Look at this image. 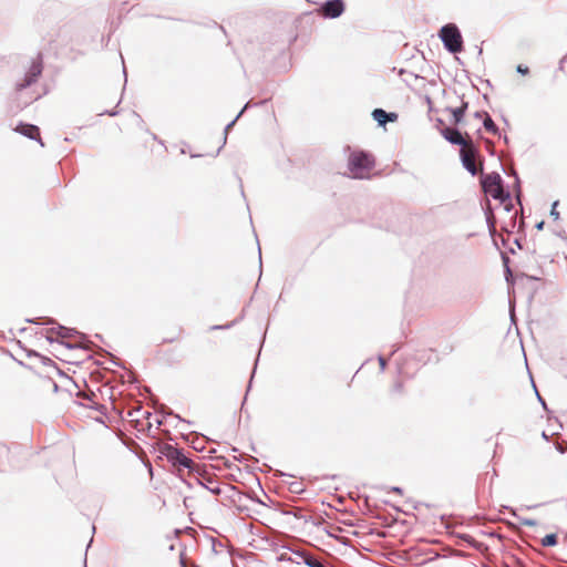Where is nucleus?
I'll list each match as a JSON object with an SVG mask.
<instances>
[{"mask_svg":"<svg viewBox=\"0 0 567 567\" xmlns=\"http://www.w3.org/2000/svg\"><path fill=\"white\" fill-rule=\"evenodd\" d=\"M27 322L41 326H53L48 329L47 340L50 343L58 342L66 349H89L90 341L87 336L80 332L75 328H69L56 322L51 317H37L33 319H27Z\"/></svg>","mask_w":567,"mask_h":567,"instance_id":"nucleus-1","label":"nucleus"},{"mask_svg":"<svg viewBox=\"0 0 567 567\" xmlns=\"http://www.w3.org/2000/svg\"><path fill=\"white\" fill-rule=\"evenodd\" d=\"M481 186L486 195L499 203H509L512 206V194L504 187V179L497 172L483 173L481 176Z\"/></svg>","mask_w":567,"mask_h":567,"instance_id":"nucleus-2","label":"nucleus"},{"mask_svg":"<svg viewBox=\"0 0 567 567\" xmlns=\"http://www.w3.org/2000/svg\"><path fill=\"white\" fill-rule=\"evenodd\" d=\"M158 452L161 456L165 457L173 466L187 468L193 474H200V464L193 462L185 454L183 449L165 443L159 445Z\"/></svg>","mask_w":567,"mask_h":567,"instance_id":"nucleus-3","label":"nucleus"},{"mask_svg":"<svg viewBox=\"0 0 567 567\" xmlns=\"http://www.w3.org/2000/svg\"><path fill=\"white\" fill-rule=\"evenodd\" d=\"M437 37L449 53L456 54L463 51L464 40L460 28L455 23L451 22L442 25L437 32Z\"/></svg>","mask_w":567,"mask_h":567,"instance_id":"nucleus-4","label":"nucleus"},{"mask_svg":"<svg viewBox=\"0 0 567 567\" xmlns=\"http://www.w3.org/2000/svg\"><path fill=\"white\" fill-rule=\"evenodd\" d=\"M374 165V157L367 151H354L348 158V168L354 178H363Z\"/></svg>","mask_w":567,"mask_h":567,"instance_id":"nucleus-5","label":"nucleus"},{"mask_svg":"<svg viewBox=\"0 0 567 567\" xmlns=\"http://www.w3.org/2000/svg\"><path fill=\"white\" fill-rule=\"evenodd\" d=\"M43 72V55L41 52L38 53L37 58L32 59L29 69L25 71L21 81H18L14 85L17 93H20L32 84L37 83Z\"/></svg>","mask_w":567,"mask_h":567,"instance_id":"nucleus-6","label":"nucleus"},{"mask_svg":"<svg viewBox=\"0 0 567 567\" xmlns=\"http://www.w3.org/2000/svg\"><path fill=\"white\" fill-rule=\"evenodd\" d=\"M346 11L344 0H326L316 9L317 14L322 19L333 20L340 18Z\"/></svg>","mask_w":567,"mask_h":567,"instance_id":"nucleus-7","label":"nucleus"},{"mask_svg":"<svg viewBox=\"0 0 567 567\" xmlns=\"http://www.w3.org/2000/svg\"><path fill=\"white\" fill-rule=\"evenodd\" d=\"M440 134L444 137L445 141H447L452 145H457L461 147V150L466 148L471 145V142H473L468 133H462L460 128L452 127V126H444L440 128Z\"/></svg>","mask_w":567,"mask_h":567,"instance_id":"nucleus-8","label":"nucleus"},{"mask_svg":"<svg viewBox=\"0 0 567 567\" xmlns=\"http://www.w3.org/2000/svg\"><path fill=\"white\" fill-rule=\"evenodd\" d=\"M478 152V147L474 142H471V145L466 147V150H460V158L462 162V166L472 175H477V166L474 162V156Z\"/></svg>","mask_w":567,"mask_h":567,"instance_id":"nucleus-9","label":"nucleus"},{"mask_svg":"<svg viewBox=\"0 0 567 567\" xmlns=\"http://www.w3.org/2000/svg\"><path fill=\"white\" fill-rule=\"evenodd\" d=\"M200 474L197 475V484L209 491L213 495H219L221 493V488L219 486V482L217 478L206 471V465L200 464Z\"/></svg>","mask_w":567,"mask_h":567,"instance_id":"nucleus-10","label":"nucleus"},{"mask_svg":"<svg viewBox=\"0 0 567 567\" xmlns=\"http://www.w3.org/2000/svg\"><path fill=\"white\" fill-rule=\"evenodd\" d=\"M14 131L28 137L29 140L37 141L41 146H44V143L40 135L39 126L30 123L20 122Z\"/></svg>","mask_w":567,"mask_h":567,"instance_id":"nucleus-11","label":"nucleus"},{"mask_svg":"<svg viewBox=\"0 0 567 567\" xmlns=\"http://www.w3.org/2000/svg\"><path fill=\"white\" fill-rule=\"evenodd\" d=\"M372 118L378 123L379 126L385 127L388 123H393L398 121V113L395 112H386L381 107H377L371 113Z\"/></svg>","mask_w":567,"mask_h":567,"instance_id":"nucleus-12","label":"nucleus"},{"mask_svg":"<svg viewBox=\"0 0 567 567\" xmlns=\"http://www.w3.org/2000/svg\"><path fill=\"white\" fill-rule=\"evenodd\" d=\"M267 102V100H264V101H260V102H257V103H252V101H248L244 107L239 111V113L236 115V117L229 122L225 128H224V142H223V145L226 144V141H227V135L229 133V131L234 127L235 123L238 121V118L245 113V111H247L248 109L252 107V106H258V105H262Z\"/></svg>","mask_w":567,"mask_h":567,"instance_id":"nucleus-13","label":"nucleus"},{"mask_svg":"<svg viewBox=\"0 0 567 567\" xmlns=\"http://www.w3.org/2000/svg\"><path fill=\"white\" fill-rule=\"evenodd\" d=\"M486 225L489 231V235L493 236L496 231V219L494 216L493 207L489 203V200H486V205L483 207Z\"/></svg>","mask_w":567,"mask_h":567,"instance_id":"nucleus-14","label":"nucleus"},{"mask_svg":"<svg viewBox=\"0 0 567 567\" xmlns=\"http://www.w3.org/2000/svg\"><path fill=\"white\" fill-rule=\"evenodd\" d=\"M501 257H502V261H503V266H504L505 280H506L508 286H513L515 284L516 279H515V277L513 275V271H512V269L509 267L511 259L504 252L501 254Z\"/></svg>","mask_w":567,"mask_h":567,"instance_id":"nucleus-15","label":"nucleus"},{"mask_svg":"<svg viewBox=\"0 0 567 567\" xmlns=\"http://www.w3.org/2000/svg\"><path fill=\"white\" fill-rule=\"evenodd\" d=\"M276 509L279 511L282 515H292L298 519H303L305 522H307L306 516L302 515L301 511L298 508H292L287 505H278V507Z\"/></svg>","mask_w":567,"mask_h":567,"instance_id":"nucleus-16","label":"nucleus"},{"mask_svg":"<svg viewBox=\"0 0 567 567\" xmlns=\"http://www.w3.org/2000/svg\"><path fill=\"white\" fill-rule=\"evenodd\" d=\"M483 127L487 132H489L494 135L501 136L498 126L495 124V122L493 121V118L491 117V115L488 113H485V118H483Z\"/></svg>","mask_w":567,"mask_h":567,"instance_id":"nucleus-17","label":"nucleus"},{"mask_svg":"<svg viewBox=\"0 0 567 567\" xmlns=\"http://www.w3.org/2000/svg\"><path fill=\"white\" fill-rule=\"evenodd\" d=\"M445 111H447L449 113H451L452 115V123L457 126L460 124H462L464 122V118H465V114L462 113V111H458L457 109L455 107H451V106H447L445 109Z\"/></svg>","mask_w":567,"mask_h":567,"instance_id":"nucleus-18","label":"nucleus"},{"mask_svg":"<svg viewBox=\"0 0 567 567\" xmlns=\"http://www.w3.org/2000/svg\"><path fill=\"white\" fill-rule=\"evenodd\" d=\"M289 550L291 551L292 555L297 556L299 559H301V561L307 565L308 564V559H310L312 557V553L308 551V550H305V549H301V548H289Z\"/></svg>","mask_w":567,"mask_h":567,"instance_id":"nucleus-19","label":"nucleus"},{"mask_svg":"<svg viewBox=\"0 0 567 567\" xmlns=\"http://www.w3.org/2000/svg\"><path fill=\"white\" fill-rule=\"evenodd\" d=\"M557 543H558V536L555 533L545 535L540 540V544L543 547H554L557 545Z\"/></svg>","mask_w":567,"mask_h":567,"instance_id":"nucleus-20","label":"nucleus"},{"mask_svg":"<svg viewBox=\"0 0 567 567\" xmlns=\"http://www.w3.org/2000/svg\"><path fill=\"white\" fill-rule=\"evenodd\" d=\"M308 567H330V565L320 556L312 555L310 559H308Z\"/></svg>","mask_w":567,"mask_h":567,"instance_id":"nucleus-21","label":"nucleus"},{"mask_svg":"<svg viewBox=\"0 0 567 567\" xmlns=\"http://www.w3.org/2000/svg\"><path fill=\"white\" fill-rule=\"evenodd\" d=\"M513 176L515 178V183H514V194H515V198L516 200L520 204L522 202V188H520V178L517 174L516 171H513Z\"/></svg>","mask_w":567,"mask_h":567,"instance_id":"nucleus-22","label":"nucleus"},{"mask_svg":"<svg viewBox=\"0 0 567 567\" xmlns=\"http://www.w3.org/2000/svg\"><path fill=\"white\" fill-rule=\"evenodd\" d=\"M32 355L40 358V359H41V362H42L44 365H51V367H53L54 369H56V370L59 371L58 365L55 364V362H54L52 359H50V358H48V357H44V355H42V354L38 353V352H37V351H34V350H32V351L28 352V357H32Z\"/></svg>","mask_w":567,"mask_h":567,"instance_id":"nucleus-23","label":"nucleus"},{"mask_svg":"<svg viewBox=\"0 0 567 567\" xmlns=\"http://www.w3.org/2000/svg\"><path fill=\"white\" fill-rule=\"evenodd\" d=\"M243 317H244V315L239 316L238 318L234 319L233 321H230V322H228L226 324H215V326H212L209 328V330L216 331V330H227V329H230L231 327L237 324L243 319Z\"/></svg>","mask_w":567,"mask_h":567,"instance_id":"nucleus-24","label":"nucleus"},{"mask_svg":"<svg viewBox=\"0 0 567 567\" xmlns=\"http://www.w3.org/2000/svg\"><path fill=\"white\" fill-rule=\"evenodd\" d=\"M457 537L467 543L472 548L478 549V543L468 534H458Z\"/></svg>","mask_w":567,"mask_h":567,"instance_id":"nucleus-25","label":"nucleus"},{"mask_svg":"<svg viewBox=\"0 0 567 567\" xmlns=\"http://www.w3.org/2000/svg\"><path fill=\"white\" fill-rule=\"evenodd\" d=\"M289 491L293 494H302L305 492V486L301 482H291L289 484Z\"/></svg>","mask_w":567,"mask_h":567,"instance_id":"nucleus-26","label":"nucleus"},{"mask_svg":"<svg viewBox=\"0 0 567 567\" xmlns=\"http://www.w3.org/2000/svg\"><path fill=\"white\" fill-rule=\"evenodd\" d=\"M140 415H142V406H137V408L128 411V416L132 417V422L140 423V421H141Z\"/></svg>","mask_w":567,"mask_h":567,"instance_id":"nucleus-27","label":"nucleus"},{"mask_svg":"<svg viewBox=\"0 0 567 567\" xmlns=\"http://www.w3.org/2000/svg\"><path fill=\"white\" fill-rule=\"evenodd\" d=\"M162 414H163L164 416H168V415H171V416L176 417L178 421L186 422V420L182 419L178 414H175V413L173 412V410H172V409H169L168 406H164V408L162 409ZM187 423L189 424L190 422H189V421H187Z\"/></svg>","mask_w":567,"mask_h":567,"instance_id":"nucleus-28","label":"nucleus"},{"mask_svg":"<svg viewBox=\"0 0 567 567\" xmlns=\"http://www.w3.org/2000/svg\"><path fill=\"white\" fill-rule=\"evenodd\" d=\"M559 205V200H555L553 204H551V207H550V212H549V215L550 217L554 219V220H558L559 219V212L557 210V206Z\"/></svg>","mask_w":567,"mask_h":567,"instance_id":"nucleus-29","label":"nucleus"},{"mask_svg":"<svg viewBox=\"0 0 567 567\" xmlns=\"http://www.w3.org/2000/svg\"><path fill=\"white\" fill-rule=\"evenodd\" d=\"M532 384L534 386V390L536 392V395H537V400L538 402L542 404V406L544 408V410L548 411V408H547V404H546V401L544 400V398L539 394L534 381L532 380Z\"/></svg>","mask_w":567,"mask_h":567,"instance_id":"nucleus-30","label":"nucleus"},{"mask_svg":"<svg viewBox=\"0 0 567 567\" xmlns=\"http://www.w3.org/2000/svg\"><path fill=\"white\" fill-rule=\"evenodd\" d=\"M516 72L519 73L520 75H527V74H529L530 71L527 65L518 64L516 66Z\"/></svg>","mask_w":567,"mask_h":567,"instance_id":"nucleus-31","label":"nucleus"},{"mask_svg":"<svg viewBox=\"0 0 567 567\" xmlns=\"http://www.w3.org/2000/svg\"><path fill=\"white\" fill-rule=\"evenodd\" d=\"M555 447L556 450L560 453V454H566L567 453V442H557L555 444Z\"/></svg>","mask_w":567,"mask_h":567,"instance_id":"nucleus-32","label":"nucleus"},{"mask_svg":"<svg viewBox=\"0 0 567 567\" xmlns=\"http://www.w3.org/2000/svg\"><path fill=\"white\" fill-rule=\"evenodd\" d=\"M179 565H181V567H198L196 564H193L192 566H189L184 553H181V555H179Z\"/></svg>","mask_w":567,"mask_h":567,"instance_id":"nucleus-33","label":"nucleus"},{"mask_svg":"<svg viewBox=\"0 0 567 567\" xmlns=\"http://www.w3.org/2000/svg\"><path fill=\"white\" fill-rule=\"evenodd\" d=\"M104 354L107 355L111 360V362L117 367H121V363L118 362V359L112 354L111 352L106 351V350H103Z\"/></svg>","mask_w":567,"mask_h":567,"instance_id":"nucleus-34","label":"nucleus"},{"mask_svg":"<svg viewBox=\"0 0 567 567\" xmlns=\"http://www.w3.org/2000/svg\"><path fill=\"white\" fill-rule=\"evenodd\" d=\"M258 360H259V354L257 355V358H256V360H255V367H254V369H252L251 377H250V380H249V383H248V386H247V392L251 389V383H252L254 375H255V373H256V369H257Z\"/></svg>","mask_w":567,"mask_h":567,"instance_id":"nucleus-35","label":"nucleus"},{"mask_svg":"<svg viewBox=\"0 0 567 567\" xmlns=\"http://www.w3.org/2000/svg\"><path fill=\"white\" fill-rule=\"evenodd\" d=\"M520 524L524 525V526H536L537 525V522L533 518H522L520 519Z\"/></svg>","mask_w":567,"mask_h":567,"instance_id":"nucleus-36","label":"nucleus"},{"mask_svg":"<svg viewBox=\"0 0 567 567\" xmlns=\"http://www.w3.org/2000/svg\"><path fill=\"white\" fill-rule=\"evenodd\" d=\"M458 111H462V113L466 114L468 110V102L465 101L463 97L461 100V105L456 107Z\"/></svg>","mask_w":567,"mask_h":567,"instance_id":"nucleus-37","label":"nucleus"},{"mask_svg":"<svg viewBox=\"0 0 567 567\" xmlns=\"http://www.w3.org/2000/svg\"><path fill=\"white\" fill-rule=\"evenodd\" d=\"M378 361H379L381 371H384L386 368L388 359L380 354L378 357Z\"/></svg>","mask_w":567,"mask_h":567,"instance_id":"nucleus-38","label":"nucleus"},{"mask_svg":"<svg viewBox=\"0 0 567 567\" xmlns=\"http://www.w3.org/2000/svg\"><path fill=\"white\" fill-rule=\"evenodd\" d=\"M392 391L395 393H402L403 391V383L401 381H398L393 384Z\"/></svg>","mask_w":567,"mask_h":567,"instance_id":"nucleus-39","label":"nucleus"},{"mask_svg":"<svg viewBox=\"0 0 567 567\" xmlns=\"http://www.w3.org/2000/svg\"><path fill=\"white\" fill-rule=\"evenodd\" d=\"M567 62V53L560 59L558 63V70L564 71L565 63Z\"/></svg>","mask_w":567,"mask_h":567,"instance_id":"nucleus-40","label":"nucleus"},{"mask_svg":"<svg viewBox=\"0 0 567 567\" xmlns=\"http://www.w3.org/2000/svg\"><path fill=\"white\" fill-rule=\"evenodd\" d=\"M446 126L445 125V122L441 118V117H437L435 118V127L440 131V128Z\"/></svg>","mask_w":567,"mask_h":567,"instance_id":"nucleus-41","label":"nucleus"},{"mask_svg":"<svg viewBox=\"0 0 567 567\" xmlns=\"http://www.w3.org/2000/svg\"><path fill=\"white\" fill-rule=\"evenodd\" d=\"M390 492L396 493L399 495H402L403 494V488L400 487V486H392V487H390Z\"/></svg>","mask_w":567,"mask_h":567,"instance_id":"nucleus-42","label":"nucleus"},{"mask_svg":"<svg viewBox=\"0 0 567 567\" xmlns=\"http://www.w3.org/2000/svg\"><path fill=\"white\" fill-rule=\"evenodd\" d=\"M520 279H527V280H540V278L538 277H535V276H529V275H526V274H522L519 276Z\"/></svg>","mask_w":567,"mask_h":567,"instance_id":"nucleus-43","label":"nucleus"},{"mask_svg":"<svg viewBox=\"0 0 567 567\" xmlns=\"http://www.w3.org/2000/svg\"><path fill=\"white\" fill-rule=\"evenodd\" d=\"M485 113H487V112L486 111H476L474 113V117L475 118H481V117L485 118Z\"/></svg>","mask_w":567,"mask_h":567,"instance_id":"nucleus-44","label":"nucleus"},{"mask_svg":"<svg viewBox=\"0 0 567 567\" xmlns=\"http://www.w3.org/2000/svg\"><path fill=\"white\" fill-rule=\"evenodd\" d=\"M92 408L100 411L103 414L105 413V410H106L105 405H103V404H97L96 406H92Z\"/></svg>","mask_w":567,"mask_h":567,"instance_id":"nucleus-45","label":"nucleus"},{"mask_svg":"<svg viewBox=\"0 0 567 567\" xmlns=\"http://www.w3.org/2000/svg\"><path fill=\"white\" fill-rule=\"evenodd\" d=\"M250 499L257 504L266 505L257 495L250 496Z\"/></svg>","mask_w":567,"mask_h":567,"instance_id":"nucleus-46","label":"nucleus"},{"mask_svg":"<svg viewBox=\"0 0 567 567\" xmlns=\"http://www.w3.org/2000/svg\"><path fill=\"white\" fill-rule=\"evenodd\" d=\"M544 226H545V220H540V221L536 223L535 228L537 230H543Z\"/></svg>","mask_w":567,"mask_h":567,"instance_id":"nucleus-47","label":"nucleus"},{"mask_svg":"<svg viewBox=\"0 0 567 567\" xmlns=\"http://www.w3.org/2000/svg\"><path fill=\"white\" fill-rule=\"evenodd\" d=\"M143 419H150L152 416V413L148 412V411H143L142 410V415H141Z\"/></svg>","mask_w":567,"mask_h":567,"instance_id":"nucleus-48","label":"nucleus"},{"mask_svg":"<svg viewBox=\"0 0 567 567\" xmlns=\"http://www.w3.org/2000/svg\"><path fill=\"white\" fill-rule=\"evenodd\" d=\"M105 114H107L109 116H115L118 114V112L116 110H111V111H105Z\"/></svg>","mask_w":567,"mask_h":567,"instance_id":"nucleus-49","label":"nucleus"},{"mask_svg":"<svg viewBox=\"0 0 567 567\" xmlns=\"http://www.w3.org/2000/svg\"><path fill=\"white\" fill-rule=\"evenodd\" d=\"M278 560H280V561H284V560H290V561H292V559H291L290 557H287L285 554H284V555H280V556L278 557Z\"/></svg>","mask_w":567,"mask_h":567,"instance_id":"nucleus-50","label":"nucleus"},{"mask_svg":"<svg viewBox=\"0 0 567 567\" xmlns=\"http://www.w3.org/2000/svg\"><path fill=\"white\" fill-rule=\"evenodd\" d=\"M502 204L504 205V208H505L506 212H511L513 209V205L509 206L508 202L507 203H502Z\"/></svg>","mask_w":567,"mask_h":567,"instance_id":"nucleus-51","label":"nucleus"},{"mask_svg":"<svg viewBox=\"0 0 567 567\" xmlns=\"http://www.w3.org/2000/svg\"><path fill=\"white\" fill-rule=\"evenodd\" d=\"M514 243H515V245H516L519 249H522V248H523V247H522V244H520V239L516 238V239L514 240Z\"/></svg>","mask_w":567,"mask_h":567,"instance_id":"nucleus-52","label":"nucleus"},{"mask_svg":"<svg viewBox=\"0 0 567 567\" xmlns=\"http://www.w3.org/2000/svg\"><path fill=\"white\" fill-rule=\"evenodd\" d=\"M502 138H503V141H504V143H505V144H508V143H509V138H508V136H507V135H504Z\"/></svg>","mask_w":567,"mask_h":567,"instance_id":"nucleus-53","label":"nucleus"},{"mask_svg":"<svg viewBox=\"0 0 567 567\" xmlns=\"http://www.w3.org/2000/svg\"><path fill=\"white\" fill-rule=\"evenodd\" d=\"M279 475H280V476H289V477H292V476H293V475H291V474H287V473H284V472H279Z\"/></svg>","mask_w":567,"mask_h":567,"instance_id":"nucleus-54","label":"nucleus"},{"mask_svg":"<svg viewBox=\"0 0 567 567\" xmlns=\"http://www.w3.org/2000/svg\"><path fill=\"white\" fill-rule=\"evenodd\" d=\"M399 349H400L399 347H395V348L391 351L390 355H393V354H394Z\"/></svg>","mask_w":567,"mask_h":567,"instance_id":"nucleus-55","label":"nucleus"},{"mask_svg":"<svg viewBox=\"0 0 567 567\" xmlns=\"http://www.w3.org/2000/svg\"><path fill=\"white\" fill-rule=\"evenodd\" d=\"M502 118H503V121H504L505 125L509 126V122H508V120H507L505 116H503Z\"/></svg>","mask_w":567,"mask_h":567,"instance_id":"nucleus-56","label":"nucleus"},{"mask_svg":"<svg viewBox=\"0 0 567 567\" xmlns=\"http://www.w3.org/2000/svg\"><path fill=\"white\" fill-rule=\"evenodd\" d=\"M409 75H410V76H412V78H414V79H419V75H417V74H414V73H412V72H409Z\"/></svg>","mask_w":567,"mask_h":567,"instance_id":"nucleus-57","label":"nucleus"},{"mask_svg":"<svg viewBox=\"0 0 567 567\" xmlns=\"http://www.w3.org/2000/svg\"><path fill=\"white\" fill-rule=\"evenodd\" d=\"M200 156H203V155L202 154H190L192 158H196V157H200Z\"/></svg>","mask_w":567,"mask_h":567,"instance_id":"nucleus-58","label":"nucleus"},{"mask_svg":"<svg viewBox=\"0 0 567 567\" xmlns=\"http://www.w3.org/2000/svg\"><path fill=\"white\" fill-rule=\"evenodd\" d=\"M542 436H543L545 440H547V441H548V436H547V434H546V432H545V431H543Z\"/></svg>","mask_w":567,"mask_h":567,"instance_id":"nucleus-59","label":"nucleus"},{"mask_svg":"<svg viewBox=\"0 0 567 567\" xmlns=\"http://www.w3.org/2000/svg\"><path fill=\"white\" fill-rule=\"evenodd\" d=\"M483 54L482 48H478L477 55L481 56Z\"/></svg>","mask_w":567,"mask_h":567,"instance_id":"nucleus-60","label":"nucleus"},{"mask_svg":"<svg viewBox=\"0 0 567 567\" xmlns=\"http://www.w3.org/2000/svg\"><path fill=\"white\" fill-rule=\"evenodd\" d=\"M223 146H224V145H221V146L217 150L216 154H214V157H217V155L219 154V152H220V150H221V147H223Z\"/></svg>","mask_w":567,"mask_h":567,"instance_id":"nucleus-61","label":"nucleus"},{"mask_svg":"<svg viewBox=\"0 0 567 567\" xmlns=\"http://www.w3.org/2000/svg\"><path fill=\"white\" fill-rule=\"evenodd\" d=\"M504 173L507 175V176H513V172H507L504 169Z\"/></svg>","mask_w":567,"mask_h":567,"instance_id":"nucleus-62","label":"nucleus"},{"mask_svg":"<svg viewBox=\"0 0 567 567\" xmlns=\"http://www.w3.org/2000/svg\"><path fill=\"white\" fill-rule=\"evenodd\" d=\"M399 73H400V74H405V73H408V72H406L404 69H401V70L399 71Z\"/></svg>","mask_w":567,"mask_h":567,"instance_id":"nucleus-63","label":"nucleus"},{"mask_svg":"<svg viewBox=\"0 0 567 567\" xmlns=\"http://www.w3.org/2000/svg\"><path fill=\"white\" fill-rule=\"evenodd\" d=\"M485 83L488 85V86H492V83L489 80H485Z\"/></svg>","mask_w":567,"mask_h":567,"instance_id":"nucleus-64","label":"nucleus"}]
</instances>
